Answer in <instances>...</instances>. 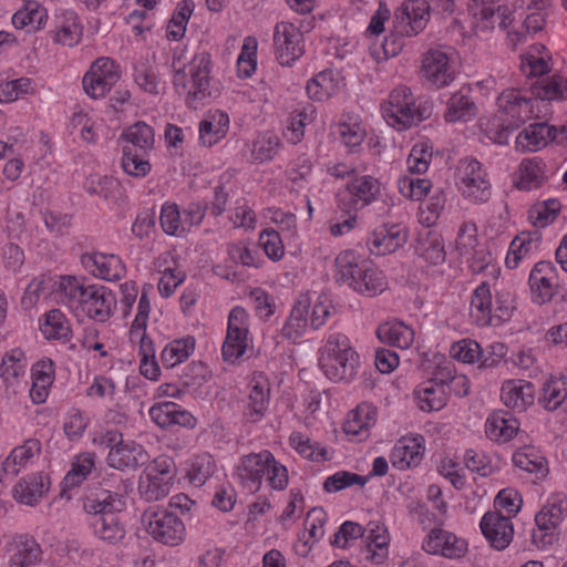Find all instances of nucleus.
Instances as JSON below:
<instances>
[{
    "mask_svg": "<svg viewBox=\"0 0 567 567\" xmlns=\"http://www.w3.org/2000/svg\"><path fill=\"white\" fill-rule=\"evenodd\" d=\"M186 59L184 54L174 55L172 68L174 71V85L178 94L185 96L189 107L198 109L206 99L212 96L210 72L213 68L212 58L208 52L195 54L188 62L189 80L186 79Z\"/></svg>",
    "mask_w": 567,
    "mask_h": 567,
    "instance_id": "obj_1",
    "label": "nucleus"
},
{
    "mask_svg": "<svg viewBox=\"0 0 567 567\" xmlns=\"http://www.w3.org/2000/svg\"><path fill=\"white\" fill-rule=\"evenodd\" d=\"M266 474L272 489L282 491L287 487L288 471L268 450L243 456L235 472L239 483L250 492L259 491Z\"/></svg>",
    "mask_w": 567,
    "mask_h": 567,
    "instance_id": "obj_2",
    "label": "nucleus"
},
{
    "mask_svg": "<svg viewBox=\"0 0 567 567\" xmlns=\"http://www.w3.org/2000/svg\"><path fill=\"white\" fill-rule=\"evenodd\" d=\"M529 99L519 94L516 90H506L497 99L498 114L486 123V136L496 144L508 143L511 133L525 122V114Z\"/></svg>",
    "mask_w": 567,
    "mask_h": 567,
    "instance_id": "obj_3",
    "label": "nucleus"
},
{
    "mask_svg": "<svg viewBox=\"0 0 567 567\" xmlns=\"http://www.w3.org/2000/svg\"><path fill=\"white\" fill-rule=\"evenodd\" d=\"M359 354L341 333L329 336L320 357L323 373L334 382L351 381L358 373Z\"/></svg>",
    "mask_w": 567,
    "mask_h": 567,
    "instance_id": "obj_4",
    "label": "nucleus"
},
{
    "mask_svg": "<svg viewBox=\"0 0 567 567\" xmlns=\"http://www.w3.org/2000/svg\"><path fill=\"white\" fill-rule=\"evenodd\" d=\"M62 287L65 295L78 300L90 318L100 322L110 318L115 305V297L106 287L99 285L84 286L74 277H69L62 284Z\"/></svg>",
    "mask_w": 567,
    "mask_h": 567,
    "instance_id": "obj_5",
    "label": "nucleus"
},
{
    "mask_svg": "<svg viewBox=\"0 0 567 567\" xmlns=\"http://www.w3.org/2000/svg\"><path fill=\"white\" fill-rule=\"evenodd\" d=\"M381 187L377 178L364 175L347 184L338 195V206L347 214L357 212L374 202Z\"/></svg>",
    "mask_w": 567,
    "mask_h": 567,
    "instance_id": "obj_6",
    "label": "nucleus"
},
{
    "mask_svg": "<svg viewBox=\"0 0 567 567\" xmlns=\"http://www.w3.org/2000/svg\"><path fill=\"white\" fill-rule=\"evenodd\" d=\"M422 76L433 86L440 89L449 85L456 75L451 49H430L424 53L421 65Z\"/></svg>",
    "mask_w": 567,
    "mask_h": 567,
    "instance_id": "obj_7",
    "label": "nucleus"
},
{
    "mask_svg": "<svg viewBox=\"0 0 567 567\" xmlns=\"http://www.w3.org/2000/svg\"><path fill=\"white\" fill-rule=\"evenodd\" d=\"M120 498L110 492H103L96 497H87L84 502V509L92 515V524L95 529L103 532L118 529L121 525Z\"/></svg>",
    "mask_w": 567,
    "mask_h": 567,
    "instance_id": "obj_8",
    "label": "nucleus"
},
{
    "mask_svg": "<svg viewBox=\"0 0 567 567\" xmlns=\"http://www.w3.org/2000/svg\"><path fill=\"white\" fill-rule=\"evenodd\" d=\"M302 33L290 22H279L275 27L274 44L277 60L281 65H290L303 54Z\"/></svg>",
    "mask_w": 567,
    "mask_h": 567,
    "instance_id": "obj_9",
    "label": "nucleus"
},
{
    "mask_svg": "<svg viewBox=\"0 0 567 567\" xmlns=\"http://www.w3.org/2000/svg\"><path fill=\"white\" fill-rule=\"evenodd\" d=\"M412 106L414 100L410 89L400 86L389 95V101L382 109L383 117L390 126L399 131L406 130L413 125Z\"/></svg>",
    "mask_w": 567,
    "mask_h": 567,
    "instance_id": "obj_10",
    "label": "nucleus"
},
{
    "mask_svg": "<svg viewBox=\"0 0 567 567\" xmlns=\"http://www.w3.org/2000/svg\"><path fill=\"white\" fill-rule=\"evenodd\" d=\"M528 282L533 297L538 303L551 300L558 286L555 266L550 261L537 262L529 274Z\"/></svg>",
    "mask_w": 567,
    "mask_h": 567,
    "instance_id": "obj_11",
    "label": "nucleus"
},
{
    "mask_svg": "<svg viewBox=\"0 0 567 567\" xmlns=\"http://www.w3.org/2000/svg\"><path fill=\"white\" fill-rule=\"evenodd\" d=\"M408 240V231L405 228L393 226H381L375 229L368 238L367 246L369 250L378 256L394 252L402 247Z\"/></svg>",
    "mask_w": 567,
    "mask_h": 567,
    "instance_id": "obj_12",
    "label": "nucleus"
},
{
    "mask_svg": "<svg viewBox=\"0 0 567 567\" xmlns=\"http://www.w3.org/2000/svg\"><path fill=\"white\" fill-rule=\"evenodd\" d=\"M423 549L432 555L446 558H460L467 551L468 543L457 534H427L422 543Z\"/></svg>",
    "mask_w": 567,
    "mask_h": 567,
    "instance_id": "obj_13",
    "label": "nucleus"
},
{
    "mask_svg": "<svg viewBox=\"0 0 567 567\" xmlns=\"http://www.w3.org/2000/svg\"><path fill=\"white\" fill-rule=\"evenodd\" d=\"M558 130L547 123H534L524 128L516 137V150L519 152H536L546 146L548 141H556Z\"/></svg>",
    "mask_w": 567,
    "mask_h": 567,
    "instance_id": "obj_14",
    "label": "nucleus"
},
{
    "mask_svg": "<svg viewBox=\"0 0 567 567\" xmlns=\"http://www.w3.org/2000/svg\"><path fill=\"white\" fill-rule=\"evenodd\" d=\"M150 460L146 450L134 441H127L107 454V464L120 471L137 468Z\"/></svg>",
    "mask_w": 567,
    "mask_h": 567,
    "instance_id": "obj_15",
    "label": "nucleus"
},
{
    "mask_svg": "<svg viewBox=\"0 0 567 567\" xmlns=\"http://www.w3.org/2000/svg\"><path fill=\"white\" fill-rule=\"evenodd\" d=\"M534 393L530 382L508 380L503 383L501 399L507 408L520 413L534 403Z\"/></svg>",
    "mask_w": 567,
    "mask_h": 567,
    "instance_id": "obj_16",
    "label": "nucleus"
},
{
    "mask_svg": "<svg viewBox=\"0 0 567 567\" xmlns=\"http://www.w3.org/2000/svg\"><path fill=\"white\" fill-rule=\"evenodd\" d=\"M8 564L37 565L42 560V549L30 534H17L10 543Z\"/></svg>",
    "mask_w": 567,
    "mask_h": 567,
    "instance_id": "obj_17",
    "label": "nucleus"
},
{
    "mask_svg": "<svg viewBox=\"0 0 567 567\" xmlns=\"http://www.w3.org/2000/svg\"><path fill=\"white\" fill-rule=\"evenodd\" d=\"M118 141L125 143L122 150L150 154L154 148L155 134L153 127L145 122H136L123 131Z\"/></svg>",
    "mask_w": 567,
    "mask_h": 567,
    "instance_id": "obj_18",
    "label": "nucleus"
},
{
    "mask_svg": "<svg viewBox=\"0 0 567 567\" xmlns=\"http://www.w3.org/2000/svg\"><path fill=\"white\" fill-rule=\"evenodd\" d=\"M336 279L338 282L344 284L350 288L354 289L360 276L363 274L369 262L362 260L352 250H346L340 252L336 258Z\"/></svg>",
    "mask_w": 567,
    "mask_h": 567,
    "instance_id": "obj_19",
    "label": "nucleus"
},
{
    "mask_svg": "<svg viewBox=\"0 0 567 567\" xmlns=\"http://www.w3.org/2000/svg\"><path fill=\"white\" fill-rule=\"evenodd\" d=\"M82 261L87 268H91L94 276L104 280H118L124 275V265L115 255L95 252L84 255Z\"/></svg>",
    "mask_w": 567,
    "mask_h": 567,
    "instance_id": "obj_20",
    "label": "nucleus"
},
{
    "mask_svg": "<svg viewBox=\"0 0 567 567\" xmlns=\"http://www.w3.org/2000/svg\"><path fill=\"white\" fill-rule=\"evenodd\" d=\"M42 473H34L21 478L13 487V497L20 504L34 506L49 491L50 482Z\"/></svg>",
    "mask_w": 567,
    "mask_h": 567,
    "instance_id": "obj_21",
    "label": "nucleus"
},
{
    "mask_svg": "<svg viewBox=\"0 0 567 567\" xmlns=\"http://www.w3.org/2000/svg\"><path fill=\"white\" fill-rule=\"evenodd\" d=\"M228 128V114L217 110L199 123V141L205 146H213L226 136Z\"/></svg>",
    "mask_w": 567,
    "mask_h": 567,
    "instance_id": "obj_22",
    "label": "nucleus"
},
{
    "mask_svg": "<svg viewBox=\"0 0 567 567\" xmlns=\"http://www.w3.org/2000/svg\"><path fill=\"white\" fill-rule=\"evenodd\" d=\"M474 16L483 23L484 29L505 30L509 24V9L493 0H481L475 4Z\"/></svg>",
    "mask_w": 567,
    "mask_h": 567,
    "instance_id": "obj_23",
    "label": "nucleus"
},
{
    "mask_svg": "<svg viewBox=\"0 0 567 567\" xmlns=\"http://www.w3.org/2000/svg\"><path fill=\"white\" fill-rule=\"evenodd\" d=\"M415 252L432 265L442 264L445 260L442 236L430 229H423L417 235Z\"/></svg>",
    "mask_w": 567,
    "mask_h": 567,
    "instance_id": "obj_24",
    "label": "nucleus"
},
{
    "mask_svg": "<svg viewBox=\"0 0 567 567\" xmlns=\"http://www.w3.org/2000/svg\"><path fill=\"white\" fill-rule=\"evenodd\" d=\"M310 298L308 295H301L295 302L290 316L281 329V334L288 340H297L302 336L307 327V315L310 308Z\"/></svg>",
    "mask_w": 567,
    "mask_h": 567,
    "instance_id": "obj_25",
    "label": "nucleus"
},
{
    "mask_svg": "<svg viewBox=\"0 0 567 567\" xmlns=\"http://www.w3.org/2000/svg\"><path fill=\"white\" fill-rule=\"evenodd\" d=\"M427 16L429 7L422 0H408L395 12V18L406 21L410 27L405 31L409 35L417 34L424 29Z\"/></svg>",
    "mask_w": 567,
    "mask_h": 567,
    "instance_id": "obj_26",
    "label": "nucleus"
},
{
    "mask_svg": "<svg viewBox=\"0 0 567 567\" xmlns=\"http://www.w3.org/2000/svg\"><path fill=\"white\" fill-rule=\"evenodd\" d=\"M424 449L417 439H402L391 452V463L399 470H405L420 463Z\"/></svg>",
    "mask_w": 567,
    "mask_h": 567,
    "instance_id": "obj_27",
    "label": "nucleus"
},
{
    "mask_svg": "<svg viewBox=\"0 0 567 567\" xmlns=\"http://www.w3.org/2000/svg\"><path fill=\"white\" fill-rule=\"evenodd\" d=\"M419 408L424 412L440 411L447 403V391L443 385L425 381L414 391Z\"/></svg>",
    "mask_w": 567,
    "mask_h": 567,
    "instance_id": "obj_28",
    "label": "nucleus"
},
{
    "mask_svg": "<svg viewBox=\"0 0 567 567\" xmlns=\"http://www.w3.org/2000/svg\"><path fill=\"white\" fill-rule=\"evenodd\" d=\"M377 336L383 343L408 349L414 339L413 330L403 322H385L379 326Z\"/></svg>",
    "mask_w": 567,
    "mask_h": 567,
    "instance_id": "obj_29",
    "label": "nucleus"
},
{
    "mask_svg": "<svg viewBox=\"0 0 567 567\" xmlns=\"http://www.w3.org/2000/svg\"><path fill=\"white\" fill-rule=\"evenodd\" d=\"M532 94L539 100H567V79L555 74L550 78L537 80L530 86Z\"/></svg>",
    "mask_w": 567,
    "mask_h": 567,
    "instance_id": "obj_30",
    "label": "nucleus"
},
{
    "mask_svg": "<svg viewBox=\"0 0 567 567\" xmlns=\"http://www.w3.org/2000/svg\"><path fill=\"white\" fill-rule=\"evenodd\" d=\"M567 513V499L565 497H553L536 514L535 523L540 530L556 529L564 520Z\"/></svg>",
    "mask_w": 567,
    "mask_h": 567,
    "instance_id": "obj_31",
    "label": "nucleus"
},
{
    "mask_svg": "<svg viewBox=\"0 0 567 567\" xmlns=\"http://www.w3.org/2000/svg\"><path fill=\"white\" fill-rule=\"evenodd\" d=\"M471 317L481 327L492 323V292L487 282L481 284L473 292Z\"/></svg>",
    "mask_w": 567,
    "mask_h": 567,
    "instance_id": "obj_32",
    "label": "nucleus"
},
{
    "mask_svg": "<svg viewBox=\"0 0 567 567\" xmlns=\"http://www.w3.org/2000/svg\"><path fill=\"white\" fill-rule=\"evenodd\" d=\"M506 415V413L497 412L487 419L485 433L491 440L507 442L517 433V420Z\"/></svg>",
    "mask_w": 567,
    "mask_h": 567,
    "instance_id": "obj_33",
    "label": "nucleus"
},
{
    "mask_svg": "<svg viewBox=\"0 0 567 567\" xmlns=\"http://www.w3.org/2000/svg\"><path fill=\"white\" fill-rule=\"evenodd\" d=\"M146 532H183V522L173 513L167 511L156 512L147 509L142 516Z\"/></svg>",
    "mask_w": 567,
    "mask_h": 567,
    "instance_id": "obj_34",
    "label": "nucleus"
},
{
    "mask_svg": "<svg viewBox=\"0 0 567 567\" xmlns=\"http://www.w3.org/2000/svg\"><path fill=\"white\" fill-rule=\"evenodd\" d=\"M173 487L172 482L156 477L143 471L138 478L137 491L146 502H156L165 498Z\"/></svg>",
    "mask_w": 567,
    "mask_h": 567,
    "instance_id": "obj_35",
    "label": "nucleus"
},
{
    "mask_svg": "<svg viewBox=\"0 0 567 567\" xmlns=\"http://www.w3.org/2000/svg\"><path fill=\"white\" fill-rule=\"evenodd\" d=\"M513 463L520 470L545 476L548 472L547 461L534 446H524L513 455Z\"/></svg>",
    "mask_w": 567,
    "mask_h": 567,
    "instance_id": "obj_36",
    "label": "nucleus"
},
{
    "mask_svg": "<svg viewBox=\"0 0 567 567\" xmlns=\"http://www.w3.org/2000/svg\"><path fill=\"white\" fill-rule=\"evenodd\" d=\"M25 370L27 359L21 349H12L3 355L0 375L8 385H13L20 377L25 374Z\"/></svg>",
    "mask_w": 567,
    "mask_h": 567,
    "instance_id": "obj_37",
    "label": "nucleus"
},
{
    "mask_svg": "<svg viewBox=\"0 0 567 567\" xmlns=\"http://www.w3.org/2000/svg\"><path fill=\"white\" fill-rule=\"evenodd\" d=\"M41 332L49 340L69 341L72 336L70 323L59 309H52L45 315Z\"/></svg>",
    "mask_w": 567,
    "mask_h": 567,
    "instance_id": "obj_38",
    "label": "nucleus"
},
{
    "mask_svg": "<svg viewBox=\"0 0 567 567\" xmlns=\"http://www.w3.org/2000/svg\"><path fill=\"white\" fill-rule=\"evenodd\" d=\"M560 209L561 204L556 198L537 202L530 207L528 218L535 227L545 228L557 219Z\"/></svg>",
    "mask_w": 567,
    "mask_h": 567,
    "instance_id": "obj_39",
    "label": "nucleus"
},
{
    "mask_svg": "<svg viewBox=\"0 0 567 567\" xmlns=\"http://www.w3.org/2000/svg\"><path fill=\"white\" fill-rule=\"evenodd\" d=\"M520 178L516 183L519 189L538 188L546 179L543 162L539 158H525L519 165Z\"/></svg>",
    "mask_w": 567,
    "mask_h": 567,
    "instance_id": "obj_40",
    "label": "nucleus"
},
{
    "mask_svg": "<svg viewBox=\"0 0 567 567\" xmlns=\"http://www.w3.org/2000/svg\"><path fill=\"white\" fill-rule=\"evenodd\" d=\"M567 399L566 378H550L543 384V394L539 402L548 411L557 410Z\"/></svg>",
    "mask_w": 567,
    "mask_h": 567,
    "instance_id": "obj_41",
    "label": "nucleus"
},
{
    "mask_svg": "<svg viewBox=\"0 0 567 567\" xmlns=\"http://www.w3.org/2000/svg\"><path fill=\"white\" fill-rule=\"evenodd\" d=\"M195 347L193 338H185L169 342L161 353V361L166 368H174L175 365L185 361Z\"/></svg>",
    "mask_w": 567,
    "mask_h": 567,
    "instance_id": "obj_42",
    "label": "nucleus"
},
{
    "mask_svg": "<svg viewBox=\"0 0 567 567\" xmlns=\"http://www.w3.org/2000/svg\"><path fill=\"white\" fill-rule=\"evenodd\" d=\"M476 113V106L470 96L463 92L454 93L444 115L447 122L467 121Z\"/></svg>",
    "mask_w": 567,
    "mask_h": 567,
    "instance_id": "obj_43",
    "label": "nucleus"
},
{
    "mask_svg": "<svg viewBox=\"0 0 567 567\" xmlns=\"http://www.w3.org/2000/svg\"><path fill=\"white\" fill-rule=\"evenodd\" d=\"M269 403V389L255 384L248 395L245 416L249 422L256 423L260 421L267 411Z\"/></svg>",
    "mask_w": 567,
    "mask_h": 567,
    "instance_id": "obj_44",
    "label": "nucleus"
},
{
    "mask_svg": "<svg viewBox=\"0 0 567 567\" xmlns=\"http://www.w3.org/2000/svg\"><path fill=\"white\" fill-rule=\"evenodd\" d=\"M385 288L386 280L383 272L369 265L360 276V279L353 290L368 297H373L384 291Z\"/></svg>",
    "mask_w": 567,
    "mask_h": 567,
    "instance_id": "obj_45",
    "label": "nucleus"
},
{
    "mask_svg": "<svg viewBox=\"0 0 567 567\" xmlns=\"http://www.w3.org/2000/svg\"><path fill=\"white\" fill-rule=\"evenodd\" d=\"M82 33L83 28L76 22V17L72 12L56 27L53 39L61 45L72 48L80 42Z\"/></svg>",
    "mask_w": 567,
    "mask_h": 567,
    "instance_id": "obj_46",
    "label": "nucleus"
},
{
    "mask_svg": "<svg viewBox=\"0 0 567 567\" xmlns=\"http://www.w3.org/2000/svg\"><path fill=\"white\" fill-rule=\"evenodd\" d=\"M248 332H243L238 328L227 330L226 339L223 344V358L225 361L235 363L247 349Z\"/></svg>",
    "mask_w": 567,
    "mask_h": 567,
    "instance_id": "obj_47",
    "label": "nucleus"
},
{
    "mask_svg": "<svg viewBox=\"0 0 567 567\" xmlns=\"http://www.w3.org/2000/svg\"><path fill=\"white\" fill-rule=\"evenodd\" d=\"M536 238L534 239L530 233H523L517 236L509 246V251L505 259L506 266L511 269H514L518 266L520 259L534 248L537 247V241L539 240V235L535 234Z\"/></svg>",
    "mask_w": 567,
    "mask_h": 567,
    "instance_id": "obj_48",
    "label": "nucleus"
},
{
    "mask_svg": "<svg viewBox=\"0 0 567 567\" xmlns=\"http://www.w3.org/2000/svg\"><path fill=\"white\" fill-rule=\"evenodd\" d=\"M194 10V3L192 0H184L178 4V9L174 12L167 27V38L169 40H181L186 31V24Z\"/></svg>",
    "mask_w": 567,
    "mask_h": 567,
    "instance_id": "obj_49",
    "label": "nucleus"
},
{
    "mask_svg": "<svg viewBox=\"0 0 567 567\" xmlns=\"http://www.w3.org/2000/svg\"><path fill=\"white\" fill-rule=\"evenodd\" d=\"M94 466V455L92 453L80 454L72 464V468L65 475L63 483L65 487L80 485L91 473Z\"/></svg>",
    "mask_w": 567,
    "mask_h": 567,
    "instance_id": "obj_50",
    "label": "nucleus"
},
{
    "mask_svg": "<svg viewBox=\"0 0 567 567\" xmlns=\"http://www.w3.org/2000/svg\"><path fill=\"white\" fill-rule=\"evenodd\" d=\"M148 154H141L134 151L122 150V168L134 177H145L151 172V163L147 159Z\"/></svg>",
    "mask_w": 567,
    "mask_h": 567,
    "instance_id": "obj_51",
    "label": "nucleus"
},
{
    "mask_svg": "<svg viewBox=\"0 0 567 567\" xmlns=\"http://www.w3.org/2000/svg\"><path fill=\"white\" fill-rule=\"evenodd\" d=\"M399 192L411 200L423 199L432 188V183L427 178L401 177L398 182Z\"/></svg>",
    "mask_w": 567,
    "mask_h": 567,
    "instance_id": "obj_52",
    "label": "nucleus"
},
{
    "mask_svg": "<svg viewBox=\"0 0 567 567\" xmlns=\"http://www.w3.org/2000/svg\"><path fill=\"white\" fill-rule=\"evenodd\" d=\"M159 221L163 231L169 236H182L187 231L176 204H166L162 207Z\"/></svg>",
    "mask_w": 567,
    "mask_h": 567,
    "instance_id": "obj_53",
    "label": "nucleus"
},
{
    "mask_svg": "<svg viewBox=\"0 0 567 567\" xmlns=\"http://www.w3.org/2000/svg\"><path fill=\"white\" fill-rule=\"evenodd\" d=\"M281 141L274 134H264L259 136L252 145V157L262 163L271 161L279 152Z\"/></svg>",
    "mask_w": 567,
    "mask_h": 567,
    "instance_id": "obj_54",
    "label": "nucleus"
},
{
    "mask_svg": "<svg viewBox=\"0 0 567 567\" xmlns=\"http://www.w3.org/2000/svg\"><path fill=\"white\" fill-rule=\"evenodd\" d=\"M86 190L92 195H97L105 200H115L120 190L118 183L107 176H91L86 183Z\"/></svg>",
    "mask_w": 567,
    "mask_h": 567,
    "instance_id": "obj_55",
    "label": "nucleus"
},
{
    "mask_svg": "<svg viewBox=\"0 0 567 567\" xmlns=\"http://www.w3.org/2000/svg\"><path fill=\"white\" fill-rule=\"evenodd\" d=\"M458 185L463 196L472 203L483 204L491 198V184L486 177Z\"/></svg>",
    "mask_w": 567,
    "mask_h": 567,
    "instance_id": "obj_56",
    "label": "nucleus"
},
{
    "mask_svg": "<svg viewBox=\"0 0 567 567\" xmlns=\"http://www.w3.org/2000/svg\"><path fill=\"white\" fill-rule=\"evenodd\" d=\"M451 357L464 363L481 362L483 350L481 346L470 339H464L452 344L450 350Z\"/></svg>",
    "mask_w": 567,
    "mask_h": 567,
    "instance_id": "obj_57",
    "label": "nucleus"
},
{
    "mask_svg": "<svg viewBox=\"0 0 567 567\" xmlns=\"http://www.w3.org/2000/svg\"><path fill=\"white\" fill-rule=\"evenodd\" d=\"M368 482V477L361 476L355 473L341 471L337 472L336 474L329 476L323 487L328 493L332 492H339L346 487L352 486V485H360L364 486Z\"/></svg>",
    "mask_w": 567,
    "mask_h": 567,
    "instance_id": "obj_58",
    "label": "nucleus"
},
{
    "mask_svg": "<svg viewBox=\"0 0 567 567\" xmlns=\"http://www.w3.org/2000/svg\"><path fill=\"white\" fill-rule=\"evenodd\" d=\"M256 49L257 41L255 38L247 37L245 39L241 53L237 61L238 73L240 76L249 78L256 70Z\"/></svg>",
    "mask_w": 567,
    "mask_h": 567,
    "instance_id": "obj_59",
    "label": "nucleus"
},
{
    "mask_svg": "<svg viewBox=\"0 0 567 567\" xmlns=\"http://www.w3.org/2000/svg\"><path fill=\"white\" fill-rule=\"evenodd\" d=\"M482 244L477 241V228L474 223H463L460 227L456 240V249L458 255L463 258L472 254Z\"/></svg>",
    "mask_w": 567,
    "mask_h": 567,
    "instance_id": "obj_60",
    "label": "nucleus"
},
{
    "mask_svg": "<svg viewBox=\"0 0 567 567\" xmlns=\"http://www.w3.org/2000/svg\"><path fill=\"white\" fill-rule=\"evenodd\" d=\"M178 406V404L171 401L156 403L150 409V416L163 429L173 426L175 425Z\"/></svg>",
    "mask_w": 567,
    "mask_h": 567,
    "instance_id": "obj_61",
    "label": "nucleus"
},
{
    "mask_svg": "<svg viewBox=\"0 0 567 567\" xmlns=\"http://www.w3.org/2000/svg\"><path fill=\"white\" fill-rule=\"evenodd\" d=\"M480 527L483 533L514 532L511 516H505L497 509L485 513Z\"/></svg>",
    "mask_w": 567,
    "mask_h": 567,
    "instance_id": "obj_62",
    "label": "nucleus"
},
{
    "mask_svg": "<svg viewBox=\"0 0 567 567\" xmlns=\"http://www.w3.org/2000/svg\"><path fill=\"white\" fill-rule=\"evenodd\" d=\"M390 544V534H371L365 540V548L369 558L374 564H381L388 557V547Z\"/></svg>",
    "mask_w": 567,
    "mask_h": 567,
    "instance_id": "obj_63",
    "label": "nucleus"
},
{
    "mask_svg": "<svg viewBox=\"0 0 567 567\" xmlns=\"http://www.w3.org/2000/svg\"><path fill=\"white\" fill-rule=\"evenodd\" d=\"M144 472L156 477H163L167 482L174 483L176 476V467L173 458L161 455L154 458L145 468Z\"/></svg>",
    "mask_w": 567,
    "mask_h": 567,
    "instance_id": "obj_64",
    "label": "nucleus"
}]
</instances>
